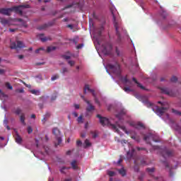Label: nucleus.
Returning a JSON list of instances; mask_svg holds the SVG:
<instances>
[{
    "mask_svg": "<svg viewBox=\"0 0 181 181\" xmlns=\"http://www.w3.org/2000/svg\"><path fill=\"white\" fill-rule=\"evenodd\" d=\"M97 117L100 119V124L102 126H110L112 130H115L117 133L120 134V130L118 129H122L126 134H129L131 139L134 140V132H128L127 127L125 126H120L119 122H116L115 124H112L111 122H110L109 119L107 117H103L101 115H97Z\"/></svg>",
    "mask_w": 181,
    "mask_h": 181,
    "instance_id": "f257e3e1",
    "label": "nucleus"
},
{
    "mask_svg": "<svg viewBox=\"0 0 181 181\" xmlns=\"http://www.w3.org/2000/svg\"><path fill=\"white\" fill-rule=\"evenodd\" d=\"M22 8H30V4H21L20 6H15L14 7L8 8H0V13H1V14H5L6 16H11V12L14 11L16 13H18L22 16L23 13Z\"/></svg>",
    "mask_w": 181,
    "mask_h": 181,
    "instance_id": "f03ea898",
    "label": "nucleus"
},
{
    "mask_svg": "<svg viewBox=\"0 0 181 181\" xmlns=\"http://www.w3.org/2000/svg\"><path fill=\"white\" fill-rule=\"evenodd\" d=\"M112 17L114 26L117 36V42H120L122 41V35L123 34V33H124L123 24L121 21H117L115 14H114V13H112Z\"/></svg>",
    "mask_w": 181,
    "mask_h": 181,
    "instance_id": "7ed1b4c3",
    "label": "nucleus"
},
{
    "mask_svg": "<svg viewBox=\"0 0 181 181\" xmlns=\"http://www.w3.org/2000/svg\"><path fill=\"white\" fill-rule=\"evenodd\" d=\"M109 69L113 72V74H115L116 75H121L122 69L121 66L118 62H115V64H108L107 65Z\"/></svg>",
    "mask_w": 181,
    "mask_h": 181,
    "instance_id": "20e7f679",
    "label": "nucleus"
},
{
    "mask_svg": "<svg viewBox=\"0 0 181 181\" xmlns=\"http://www.w3.org/2000/svg\"><path fill=\"white\" fill-rule=\"evenodd\" d=\"M52 133L57 139V143H54V144H55V147H57L58 146H60V144H62V142L61 132L60 130H59L57 127H54L52 129Z\"/></svg>",
    "mask_w": 181,
    "mask_h": 181,
    "instance_id": "39448f33",
    "label": "nucleus"
},
{
    "mask_svg": "<svg viewBox=\"0 0 181 181\" xmlns=\"http://www.w3.org/2000/svg\"><path fill=\"white\" fill-rule=\"evenodd\" d=\"M87 90L88 92H90L93 95V96L94 97V100H95V103L98 105V106L101 105V103L100 102V100H98L96 95H95V90H94V89H90L89 85H85L84 88H83V93L86 94L87 93Z\"/></svg>",
    "mask_w": 181,
    "mask_h": 181,
    "instance_id": "423d86ee",
    "label": "nucleus"
},
{
    "mask_svg": "<svg viewBox=\"0 0 181 181\" xmlns=\"http://www.w3.org/2000/svg\"><path fill=\"white\" fill-rule=\"evenodd\" d=\"M144 140L147 143V144L151 145V141H156V143L158 142V140H156L155 139L154 134H152L151 133H148V134L145 135L144 136Z\"/></svg>",
    "mask_w": 181,
    "mask_h": 181,
    "instance_id": "0eeeda50",
    "label": "nucleus"
},
{
    "mask_svg": "<svg viewBox=\"0 0 181 181\" xmlns=\"http://www.w3.org/2000/svg\"><path fill=\"white\" fill-rule=\"evenodd\" d=\"M161 156H163L164 158H168L173 157L174 156V153L171 150H168V148H165L161 150Z\"/></svg>",
    "mask_w": 181,
    "mask_h": 181,
    "instance_id": "6e6552de",
    "label": "nucleus"
},
{
    "mask_svg": "<svg viewBox=\"0 0 181 181\" xmlns=\"http://www.w3.org/2000/svg\"><path fill=\"white\" fill-rule=\"evenodd\" d=\"M25 47L24 42L23 41H17V43L15 42H11L10 48L11 49H15L16 48H23Z\"/></svg>",
    "mask_w": 181,
    "mask_h": 181,
    "instance_id": "1a4fd4ad",
    "label": "nucleus"
},
{
    "mask_svg": "<svg viewBox=\"0 0 181 181\" xmlns=\"http://www.w3.org/2000/svg\"><path fill=\"white\" fill-rule=\"evenodd\" d=\"M158 103H160L163 107H157V109L156 110V113L157 114L158 116L161 117L163 116L164 113L167 112L169 107H164L163 103H162V102H158Z\"/></svg>",
    "mask_w": 181,
    "mask_h": 181,
    "instance_id": "9d476101",
    "label": "nucleus"
},
{
    "mask_svg": "<svg viewBox=\"0 0 181 181\" xmlns=\"http://www.w3.org/2000/svg\"><path fill=\"white\" fill-rule=\"evenodd\" d=\"M112 49V45L110 42H107L106 45L103 47V52L105 54H110Z\"/></svg>",
    "mask_w": 181,
    "mask_h": 181,
    "instance_id": "9b49d317",
    "label": "nucleus"
},
{
    "mask_svg": "<svg viewBox=\"0 0 181 181\" xmlns=\"http://www.w3.org/2000/svg\"><path fill=\"white\" fill-rule=\"evenodd\" d=\"M130 126L134 127V129H146V127L141 122H138V123H135L134 122H131Z\"/></svg>",
    "mask_w": 181,
    "mask_h": 181,
    "instance_id": "f8f14e48",
    "label": "nucleus"
},
{
    "mask_svg": "<svg viewBox=\"0 0 181 181\" xmlns=\"http://www.w3.org/2000/svg\"><path fill=\"white\" fill-rule=\"evenodd\" d=\"M81 98H83V100L88 104V107H86L87 112H91L92 110H95V106H93L89 100H87L84 96H81Z\"/></svg>",
    "mask_w": 181,
    "mask_h": 181,
    "instance_id": "ddd939ff",
    "label": "nucleus"
},
{
    "mask_svg": "<svg viewBox=\"0 0 181 181\" xmlns=\"http://www.w3.org/2000/svg\"><path fill=\"white\" fill-rule=\"evenodd\" d=\"M127 115V110L125 109H122V110H120V112L116 115V117H117V119L121 121L123 119V117Z\"/></svg>",
    "mask_w": 181,
    "mask_h": 181,
    "instance_id": "4468645a",
    "label": "nucleus"
},
{
    "mask_svg": "<svg viewBox=\"0 0 181 181\" xmlns=\"http://www.w3.org/2000/svg\"><path fill=\"white\" fill-rule=\"evenodd\" d=\"M160 90L162 93H165V95L173 96L172 90H170V89H168V88H160Z\"/></svg>",
    "mask_w": 181,
    "mask_h": 181,
    "instance_id": "2eb2a0df",
    "label": "nucleus"
},
{
    "mask_svg": "<svg viewBox=\"0 0 181 181\" xmlns=\"http://www.w3.org/2000/svg\"><path fill=\"white\" fill-rule=\"evenodd\" d=\"M103 30L104 25H100L99 27H97V28H95V34H97L98 36H100Z\"/></svg>",
    "mask_w": 181,
    "mask_h": 181,
    "instance_id": "dca6fc26",
    "label": "nucleus"
},
{
    "mask_svg": "<svg viewBox=\"0 0 181 181\" xmlns=\"http://www.w3.org/2000/svg\"><path fill=\"white\" fill-rule=\"evenodd\" d=\"M15 141L18 144H22L23 139L20 134H18V132H16Z\"/></svg>",
    "mask_w": 181,
    "mask_h": 181,
    "instance_id": "f3484780",
    "label": "nucleus"
},
{
    "mask_svg": "<svg viewBox=\"0 0 181 181\" xmlns=\"http://www.w3.org/2000/svg\"><path fill=\"white\" fill-rule=\"evenodd\" d=\"M115 53L117 54V57H123L124 51L118 47H115Z\"/></svg>",
    "mask_w": 181,
    "mask_h": 181,
    "instance_id": "a211bd4d",
    "label": "nucleus"
},
{
    "mask_svg": "<svg viewBox=\"0 0 181 181\" xmlns=\"http://www.w3.org/2000/svg\"><path fill=\"white\" fill-rule=\"evenodd\" d=\"M0 22L3 25L10 24V20L8 18H4L3 17H0Z\"/></svg>",
    "mask_w": 181,
    "mask_h": 181,
    "instance_id": "6ab92c4d",
    "label": "nucleus"
},
{
    "mask_svg": "<svg viewBox=\"0 0 181 181\" xmlns=\"http://www.w3.org/2000/svg\"><path fill=\"white\" fill-rule=\"evenodd\" d=\"M38 37H40V39L41 41H42V42L48 41L49 40H52L51 37H44V34H39Z\"/></svg>",
    "mask_w": 181,
    "mask_h": 181,
    "instance_id": "aec40b11",
    "label": "nucleus"
},
{
    "mask_svg": "<svg viewBox=\"0 0 181 181\" xmlns=\"http://www.w3.org/2000/svg\"><path fill=\"white\" fill-rule=\"evenodd\" d=\"M132 81H133L135 83H136L137 86H138L139 88H141V89H143V90H145V89H146L145 86H143V85H141V83H140L137 81V79H136V78H132Z\"/></svg>",
    "mask_w": 181,
    "mask_h": 181,
    "instance_id": "412c9836",
    "label": "nucleus"
},
{
    "mask_svg": "<svg viewBox=\"0 0 181 181\" xmlns=\"http://www.w3.org/2000/svg\"><path fill=\"white\" fill-rule=\"evenodd\" d=\"M20 120H21L22 124H23L24 126L26 125V123H25V113H21V115L20 116Z\"/></svg>",
    "mask_w": 181,
    "mask_h": 181,
    "instance_id": "4be33fe9",
    "label": "nucleus"
},
{
    "mask_svg": "<svg viewBox=\"0 0 181 181\" xmlns=\"http://www.w3.org/2000/svg\"><path fill=\"white\" fill-rule=\"evenodd\" d=\"M146 171L147 173H148V175H150V176H154L155 168H147Z\"/></svg>",
    "mask_w": 181,
    "mask_h": 181,
    "instance_id": "5701e85b",
    "label": "nucleus"
},
{
    "mask_svg": "<svg viewBox=\"0 0 181 181\" xmlns=\"http://www.w3.org/2000/svg\"><path fill=\"white\" fill-rule=\"evenodd\" d=\"M118 173L122 175V176H126L127 171L124 168H121L120 170H118Z\"/></svg>",
    "mask_w": 181,
    "mask_h": 181,
    "instance_id": "b1692460",
    "label": "nucleus"
},
{
    "mask_svg": "<svg viewBox=\"0 0 181 181\" xmlns=\"http://www.w3.org/2000/svg\"><path fill=\"white\" fill-rule=\"evenodd\" d=\"M92 146L91 143L89 141L88 139L85 140V146L84 148H87V147H90Z\"/></svg>",
    "mask_w": 181,
    "mask_h": 181,
    "instance_id": "393cba45",
    "label": "nucleus"
},
{
    "mask_svg": "<svg viewBox=\"0 0 181 181\" xmlns=\"http://www.w3.org/2000/svg\"><path fill=\"white\" fill-rule=\"evenodd\" d=\"M71 167H72L73 170H78V165L76 164V160L72 161Z\"/></svg>",
    "mask_w": 181,
    "mask_h": 181,
    "instance_id": "a878e982",
    "label": "nucleus"
},
{
    "mask_svg": "<svg viewBox=\"0 0 181 181\" xmlns=\"http://www.w3.org/2000/svg\"><path fill=\"white\" fill-rule=\"evenodd\" d=\"M6 86L8 89H10L11 90H12L13 89L12 85H11L10 82H6Z\"/></svg>",
    "mask_w": 181,
    "mask_h": 181,
    "instance_id": "bb28decb",
    "label": "nucleus"
},
{
    "mask_svg": "<svg viewBox=\"0 0 181 181\" xmlns=\"http://www.w3.org/2000/svg\"><path fill=\"white\" fill-rule=\"evenodd\" d=\"M57 47H47V52H51V51H54L56 49Z\"/></svg>",
    "mask_w": 181,
    "mask_h": 181,
    "instance_id": "cd10ccee",
    "label": "nucleus"
},
{
    "mask_svg": "<svg viewBox=\"0 0 181 181\" xmlns=\"http://www.w3.org/2000/svg\"><path fill=\"white\" fill-rule=\"evenodd\" d=\"M22 110L20 107H17V109H16V110L14 111V113L16 115H21Z\"/></svg>",
    "mask_w": 181,
    "mask_h": 181,
    "instance_id": "c85d7f7f",
    "label": "nucleus"
},
{
    "mask_svg": "<svg viewBox=\"0 0 181 181\" xmlns=\"http://www.w3.org/2000/svg\"><path fill=\"white\" fill-rule=\"evenodd\" d=\"M122 82H124V83H131V81H129L128 78L127 77L122 78Z\"/></svg>",
    "mask_w": 181,
    "mask_h": 181,
    "instance_id": "c756f323",
    "label": "nucleus"
},
{
    "mask_svg": "<svg viewBox=\"0 0 181 181\" xmlns=\"http://www.w3.org/2000/svg\"><path fill=\"white\" fill-rule=\"evenodd\" d=\"M172 112L173 113H175V115H178L181 116V112H179L178 110H175V109H173Z\"/></svg>",
    "mask_w": 181,
    "mask_h": 181,
    "instance_id": "7c9ffc66",
    "label": "nucleus"
},
{
    "mask_svg": "<svg viewBox=\"0 0 181 181\" xmlns=\"http://www.w3.org/2000/svg\"><path fill=\"white\" fill-rule=\"evenodd\" d=\"M161 16H163V18H165L168 16V13L165 11V10H163V12L161 13Z\"/></svg>",
    "mask_w": 181,
    "mask_h": 181,
    "instance_id": "2f4dec72",
    "label": "nucleus"
},
{
    "mask_svg": "<svg viewBox=\"0 0 181 181\" xmlns=\"http://www.w3.org/2000/svg\"><path fill=\"white\" fill-rule=\"evenodd\" d=\"M16 92H17L18 93H24L25 90L23 88H22L21 89H16Z\"/></svg>",
    "mask_w": 181,
    "mask_h": 181,
    "instance_id": "473e14b6",
    "label": "nucleus"
},
{
    "mask_svg": "<svg viewBox=\"0 0 181 181\" xmlns=\"http://www.w3.org/2000/svg\"><path fill=\"white\" fill-rule=\"evenodd\" d=\"M27 131H28V134H31V133H33V130L30 126H29L28 127Z\"/></svg>",
    "mask_w": 181,
    "mask_h": 181,
    "instance_id": "72a5a7b5",
    "label": "nucleus"
},
{
    "mask_svg": "<svg viewBox=\"0 0 181 181\" xmlns=\"http://www.w3.org/2000/svg\"><path fill=\"white\" fill-rule=\"evenodd\" d=\"M59 78V75H54V76H52L51 78V81H56L57 79H58Z\"/></svg>",
    "mask_w": 181,
    "mask_h": 181,
    "instance_id": "f704fd0d",
    "label": "nucleus"
},
{
    "mask_svg": "<svg viewBox=\"0 0 181 181\" xmlns=\"http://www.w3.org/2000/svg\"><path fill=\"white\" fill-rule=\"evenodd\" d=\"M30 92H31V93H33L34 95H39V93H40L39 90H36L35 89H33Z\"/></svg>",
    "mask_w": 181,
    "mask_h": 181,
    "instance_id": "c9c22d12",
    "label": "nucleus"
},
{
    "mask_svg": "<svg viewBox=\"0 0 181 181\" xmlns=\"http://www.w3.org/2000/svg\"><path fill=\"white\" fill-rule=\"evenodd\" d=\"M83 143L81 141V140H77L76 141V146L77 147H81L82 146Z\"/></svg>",
    "mask_w": 181,
    "mask_h": 181,
    "instance_id": "e433bc0d",
    "label": "nucleus"
},
{
    "mask_svg": "<svg viewBox=\"0 0 181 181\" xmlns=\"http://www.w3.org/2000/svg\"><path fill=\"white\" fill-rule=\"evenodd\" d=\"M66 170H69V168H66V167H62L60 169V171H61L62 173H65Z\"/></svg>",
    "mask_w": 181,
    "mask_h": 181,
    "instance_id": "4c0bfd02",
    "label": "nucleus"
},
{
    "mask_svg": "<svg viewBox=\"0 0 181 181\" xmlns=\"http://www.w3.org/2000/svg\"><path fill=\"white\" fill-rule=\"evenodd\" d=\"M46 27H47V24H44L43 25H40V27H38V30H44L45 28H46Z\"/></svg>",
    "mask_w": 181,
    "mask_h": 181,
    "instance_id": "58836bf2",
    "label": "nucleus"
},
{
    "mask_svg": "<svg viewBox=\"0 0 181 181\" xmlns=\"http://www.w3.org/2000/svg\"><path fill=\"white\" fill-rule=\"evenodd\" d=\"M170 81H171V82H177V76H173V77L170 78Z\"/></svg>",
    "mask_w": 181,
    "mask_h": 181,
    "instance_id": "ea45409f",
    "label": "nucleus"
},
{
    "mask_svg": "<svg viewBox=\"0 0 181 181\" xmlns=\"http://www.w3.org/2000/svg\"><path fill=\"white\" fill-rule=\"evenodd\" d=\"M90 133L93 135V139H96L98 137V134L95 132H91Z\"/></svg>",
    "mask_w": 181,
    "mask_h": 181,
    "instance_id": "a19ab883",
    "label": "nucleus"
},
{
    "mask_svg": "<svg viewBox=\"0 0 181 181\" xmlns=\"http://www.w3.org/2000/svg\"><path fill=\"white\" fill-rule=\"evenodd\" d=\"M75 61H68V64H69V65H71V66H74V65H75Z\"/></svg>",
    "mask_w": 181,
    "mask_h": 181,
    "instance_id": "79ce46f5",
    "label": "nucleus"
},
{
    "mask_svg": "<svg viewBox=\"0 0 181 181\" xmlns=\"http://www.w3.org/2000/svg\"><path fill=\"white\" fill-rule=\"evenodd\" d=\"M124 92H132V89H130L129 87L124 88Z\"/></svg>",
    "mask_w": 181,
    "mask_h": 181,
    "instance_id": "37998d69",
    "label": "nucleus"
},
{
    "mask_svg": "<svg viewBox=\"0 0 181 181\" xmlns=\"http://www.w3.org/2000/svg\"><path fill=\"white\" fill-rule=\"evenodd\" d=\"M107 174L109 176H115V173L114 171H108Z\"/></svg>",
    "mask_w": 181,
    "mask_h": 181,
    "instance_id": "c03bdc74",
    "label": "nucleus"
},
{
    "mask_svg": "<svg viewBox=\"0 0 181 181\" xmlns=\"http://www.w3.org/2000/svg\"><path fill=\"white\" fill-rule=\"evenodd\" d=\"M77 121L78 122V123H82L83 122V117L82 116H79V117H78Z\"/></svg>",
    "mask_w": 181,
    "mask_h": 181,
    "instance_id": "a18cd8bd",
    "label": "nucleus"
},
{
    "mask_svg": "<svg viewBox=\"0 0 181 181\" xmlns=\"http://www.w3.org/2000/svg\"><path fill=\"white\" fill-rule=\"evenodd\" d=\"M45 49L44 48H38L37 49H35V53L39 54L40 51Z\"/></svg>",
    "mask_w": 181,
    "mask_h": 181,
    "instance_id": "49530a36",
    "label": "nucleus"
},
{
    "mask_svg": "<svg viewBox=\"0 0 181 181\" xmlns=\"http://www.w3.org/2000/svg\"><path fill=\"white\" fill-rule=\"evenodd\" d=\"M135 150H132V153H131L129 151H128L127 155L130 157H133V154L134 153Z\"/></svg>",
    "mask_w": 181,
    "mask_h": 181,
    "instance_id": "de8ad7c7",
    "label": "nucleus"
},
{
    "mask_svg": "<svg viewBox=\"0 0 181 181\" xmlns=\"http://www.w3.org/2000/svg\"><path fill=\"white\" fill-rule=\"evenodd\" d=\"M83 47V44H78V45L76 46L77 49H80Z\"/></svg>",
    "mask_w": 181,
    "mask_h": 181,
    "instance_id": "09e8293b",
    "label": "nucleus"
},
{
    "mask_svg": "<svg viewBox=\"0 0 181 181\" xmlns=\"http://www.w3.org/2000/svg\"><path fill=\"white\" fill-rule=\"evenodd\" d=\"M62 57L65 59H70V58H71L70 55H62Z\"/></svg>",
    "mask_w": 181,
    "mask_h": 181,
    "instance_id": "8fccbe9b",
    "label": "nucleus"
},
{
    "mask_svg": "<svg viewBox=\"0 0 181 181\" xmlns=\"http://www.w3.org/2000/svg\"><path fill=\"white\" fill-rule=\"evenodd\" d=\"M62 74H65L66 72H68V68H63L62 70Z\"/></svg>",
    "mask_w": 181,
    "mask_h": 181,
    "instance_id": "3c124183",
    "label": "nucleus"
},
{
    "mask_svg": "<svg viewBox=\"0 0 181 181\" xmlns=\"http://www.w3.org/2000/svg\"><path fill=\"white\" fill-rule=\"evenodd\" d=\"M50 116H51V113H49V112L46 113V114H45L46 119H49V118L50 117Z\"/></svg>",
    "mask_w": 181,
    "mask_h": 181,
    "instance_id": "603ef678",
    "label": "nucleus"
},
{
    "mask_svg": "<svg viewBox=\"0 0 181 181\" xmlns=\"http://www.w3.org/2000/svg\"><path fill=\"white\" fill-rule=\"evenodd\" d=\"M44 149L45 150V153H47V154H49V148L48 147H44Z\"/></svg>",
    "mask_w": 181,
    "mask_h": 181,
    "instance_id": "864d4df0",
    "label": "nucleus"
},
{
    "mask_svg": "<svg viewBox=\"0 0 181 181\" xmlns=\"http://www.w3.org/2000/svg\"><path fill=\"white\" fill-rule=\"evenodd\" d=\"M93 17L94 18H98V16H97V14H95V11H93Z\"/></svg>",
    "mask_w": 181,
    "mask_h": 181,
    "instance_id": "5fc2aeb1",
    "label": "nucleus"
},
{
    "mask_svg": "<svg viewBox=\"0 0 181 181\" xmlns=\"http://www.w3.org/2000/svg\"><path fill=\"white\" fill-rule=\"evenodd\" d=\"M70 7H72V4H68V6H66V7L63 8V10H66V8H69Z\"/></svg>",
    "mask_w": 181,
    "mask_h": 181,
    "instance_id": "6e6d98bb",
    "label": "nucleus"
},
{
    "mask_svg": "<svg viewBox=\"0 0 181 181\" xmlns=\"http://www.w3.org/2000/svg\"><path fill=\"white\" fill-rule=\"evenodd\" d=\"M6 71L5 69H0V74L2 75L3 74H5Z\"/></svg>",
    "mask_w": 181,
    "mask_h": 181,
    "instance_id": "4d7b16f0",
    "label": "nucleus"
},
{
    "mask_svg": "<svg viewBox=\"0 0 181 181\" xmlns=\"http://www.w3.org/2000/svg\"><path fill=\"white\" fill-rule=\"evenodd\" d=\"M42 122L43 123H45V122H47V119H46V115L44 116V117H43Z\"/></svg>",
    "mask_w": 181,
    "mask_h": 181,
    "instance_id": "13d9d810",
    "label": "nucleus"
},
{
    "mask_svg": "<svg viewBox=\"0 0 181 181\" xmlns=\"http://www.w3.org/2000/svg\"><path fill=\"white\" fill-rule=\"evenodd\" d=\"M86 136V133H81V136L84 139Z\"/></svg>",
    "mask_w": 181,
    "mask_h": 181,
    "instance_id": "bf43d9fd",
    "label": "nucleus"
},
{
    "mask_svg": "<svg viewBox=\"0 0 181 181\" xmlns=\"http://www.w3.org/2000/svg\"><path fill=\"white\" fill-rule=\"evenodd\" d=\"M57 95H54V96H52L51 98V100H55V99H57Z\"/></svg>",
    "mask_w": 181,
    "mask_h": 181,
    "instance_id": "052dcab7",
    "label": "nucleus"
},
{
    "mask_svg": "<svg viewBox=\"0 0 181 181\" xmlns=\"http://www.w3.org/2000/svg\"><path fill=\"white\" fill-rule=\"evenodd\" d=\"M9 31L14 33V31H16V28H9Z\"/></svg>",
    "mask_w": 181,
    "mask_h": 181,
    "instance_id": "680f3d73",
    "label": "nucleus"
},
{
    "mask_svg": "<svg viewBox=\"0 0 181 181\" xmlns=\"http://www.w3.org/2000/svg\"><path fill=\"white\" fill-rule=\"evenodd\" d=\"M122 161H123L122 158H119V160L117 161V164L120 165L121 163H122Z\"/></svg>",
    "mask_w": 181,
    "mask_h": 181,
    "instance_id": "e2e57ef3",
    "label": "nucleus"
},
{
    "mask_svg": "<svg viewBox=\"0 0 181 181\" xmlns=\"http://www.w3.org/2000/svg\"><path fill=\"white\" fill-rule=\"evenodd\" d=\"M73 115H74V117H78V113H76V112H74Z\"/></svg>",
    "mask_w": 181,
    "mask_h": 181,
    "instance_id": "0e129e2a",
    "label": "nucleus"
},
{
    "mask_svg": "<svg viewBox=\"0 0 181 181\" xmlns=\"http://www.w3.org/2000/svg\"><path fill=\"white\" fill-rule=\"evenodd\" d=\"M67 27H69L70 28L73 29L74 28V25L72 24H69L67 25Z\"/></svg>",
    "mask_w": 181,
    "mask_h": 181,
    "instance_id": "69168bd1",
    "label": "nucleus"
},
{
    "mask_svg": "<svg viewBox=\"0 0 181 181\" xmlns=\"http://www.w3.org/2000/svg\"><path fill=\"white\" fill-rule=\"evenodd\" d=\"M19 59H23L24 58V55H18Z\"/></svg>",
    "mask_w": 181,
    "mask_h": 181,
    "instance_id": "338daca9",
    "label": "nucleus"
},
{
    "mask_svg": "<svg viewBox=\"0 0 181 181\" xmlns=\"http://www.w3.org/2000/svg\"><path fill=\"white\" fill-rule=\"evenodd\" d=\"M75 109H79L80 106L79 105H74Z\"/></svg>",
    "mask_w": 181,
    "mask_h": 181,
    "instance_id": "774afa93",
    "label": "nucleus"
}]
</instances>
